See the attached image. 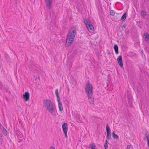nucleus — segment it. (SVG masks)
I'll return each instance as SVG.
<instances>
[{
  "instance_id": "obj_3",
  "label": "nucleus",
  "mask_w": 149,
  "mask_h": 149,
  "mask_svg": "<svg viewBox=\"0 0 149 149\" xmlns=\"http://www.w3.org/2000/svg\"><path fill=\"white\" fill-rule=\"evenodd\" d=\"M76 29L75 28L71 29L69 31L66 39V41L65 44L66 47L69 46L71 43L73 41L74 38Z\"/></svg>"
},
{
  "instance_id": "obj_31",
  "label": "nucleus",
  "mask_w": 149,
  "mask_h": 149,
  "mask_svg": "<svg viewBox=\"0 0 149 149\" xmlns=\"http://www.w3.org/2000/svg\"><path fill=\"white\" fill-rule=\"evenodd\" d=\"M50 149H55V148L54 147L52 146L50 147Z\"/></svg>"
},
{
  "instance_id": "obj_2",
  "label": "nucleus",
  "mask_w": 149,
  "mask_h": 149,
  "mask_svg": "<svg viewBox=\"0 0 149 149\" xmlns=\"http://www.w3.org/2000/svg\"><path fill=\"white\" fill-rule=\"evenodd\" d=\"M43 104L45 108L53 116L56 114L55 111L56 110L55 105L50 100H45L43 101Z\"/></svg>"
},
{
  "instance_id": "obj_40",
  "label": "nucleus",
  "mask_w": 149,
  "mask_h": 149,
  "mask_svg": "<svg viewBox=\"0 0 149 149\" xmlns=\"http://www.w3.org/2000/svg\"><path fill=\"white\" fill-rule=\"evenodd\" d=\"M109 1H110V0H109Z\"/></svg>"
},
{
  "instance_id": "obj_20",
  "label": "nucleus",
  "mask_w": 149,
  "mask_h": 149,
  "mask_svg": "<svg viewBox=\"0 0 149 149\" xmlns=\"http://www.w3.org/2000/svg\"><path fill=\"white\" fill-rule=\"evenodd\" d=\"M1 130L3 132V134H4L6 136L7 135V131L4 128H3Z\"/></svg>"
},
{
  "instance_id": "obj_5",
  "label": "nucleus",
  "mask_w": 149,
  "mask_h": 149,
  "mask_svg": "<svg viewBox=\"0 0 149 149\" xmlns=\"http://www.w3.org/2000/svg\"><path fill=\"white\" fill-rule=\"evenodd\" d=\"M58 89H56L55 91V93L57 97V100L58 103V106L59 110L60 111H62L63 110V109L62 103L60 100V97L58 95Z\"/></svg>"
},
{
  "instance_id": "obj_15",
  "label": "nucleus",
  "mask_w": 149,
  "mask_h": 149,
  "mask_svg": "<svg viewBox=\"0 0 149 149\" xmlns=\"http://www.w3.org/2000/svg\"><path fill=\"white\" fill-rule=\"evenodd\" d=\"M133 99H129L128 100V101L130 106L131 107H132V102H133Z\"/></svg>"
},
{
  "instance_id": "obj_9",
  "label": "nucleus",
  "mask_w": 149,
  "mask_h": 149,
  "mask_svg": "<svg viewBox=\"0 0 149 149\" xmlns=\"http://www.w3.org/2000/svg\"><path fill=\"white\" fill-rule=\"evenodd\" d=\"M62 128L63 132H67L68 129V124L66 123H63L62 125Z\"/></svg>"
},
{
  "instance_id": "obj_26",
  "label": "nucleus",
  "mask_w": 149,
  "mask_h": 149,
  "mask_svg": "<svg viewBox=\"0 0 149 149\" xmlns=\"http://www.w3.org/2000/svg\"><path fill=\"white\" fill-rule=\"evenodd\" d=\"M126 26V24H124L123 25L121 26V28L123 29Z\"/></svg>"
},
{
  "instance_id": "obj_38",
  "label": "nucleus",
  "mask_w": 149,
  "mask_h": 149,
  "mask_svg": "<svg viewBox=\"0 0 149 149\" xmlns=\"http://www.w3.org/2000/svg\"><path fill=\"white\" fill-rule=\"evenodd\" d=\"M66 102H68V101H66Z\"/></svg>"
},
{
  "instance_id": "obj_16",
  "label": "nucleus",
  "mask_w": 149,
  "mask_h": 149,
  "mask_svg": "<svg viewBox=\"0 0 149 149\" xmlns=\"http://www.w3.org/2000/svg\"><path fill=\"white\" fill-rule=\"evenodd\" d=\"M33 79H34L36 81V83H37V82H38L40 80V77L38 76H36L34 75L33 76Z\"/></svg>"
},
{
  "instance_id": "obj_6",
  "label": "nucleus",
  "mask_w": 149,
  "mask_h": 149,
  "mask_svg": "<svg viewBox=\"0 0 149 149\" xmlns=\"http://www.w3.org/2000/svg\"><path fill=\"white\" fill-rule=\"evenodd\" d=\"M106 131L107 133L106 138L107 139H111V130L110 127H109L108 124L106 125Z\"/></svg>"
},
{
  "instance_id": "obj_37",
  "label": "nucleus",
  "mask_w": 149,
  "mask_h": 149,
  "mask_svg": "<svg viewBox=\"0 0 149 149\" xmlns=\"http://www.w3.org/2000/svg\"><path fill=\"white\" fill-rule=\"evenodd\" d=\"M118 15V17H119L118 16L119 15Z\"/></svg>"
},
{
  "instance_id": "obj_32",
  "label": "nucleus",
  "mask_w": 149,
  "mask_h": 149,
  "mask_svg": "<svg viewBox=\"0 0 149 149\" xmlns=\"http://www.w3.org/2000/svg\"><path fill=\"white\" fill-rule=\"evenodd\" d=\"M2 83L1 81H0V87H1V85H2Z\"/></svg>"
},
{
  "instance_id": "obj_35",
  "label": "nucleus",
  "mask_w": 149,
  "mask_h": 149,
  "mask_svg": "<svg viewBox=\"0 0 149 149\" xmlns=\"http://www.w3.org/2000/svg\"><path fill=\"white\" fill-rule=\"evenodd\" d=\"M141 53H143V51L142 50H141Z\"/></svg>"
},
{
  "instance_id": "obj_29",
  "label": "nucleus",
  "mask_w": 149,
  "mask_h": 149,
  "mask_svg": "<svg viewBox=\"0 0 149 149\" xmlns=\"http://www.w3.org/2000/svg\"><path fill=\"white\" fill-rule=\"evenodd\" d=\"M0 128L1 130H2L3 129V128H4V127H3L2 125H1L0 123Z\"/></svg>"
},
{
  "instance_id": "obj_19",
  "label": "nucleus",
  "mask_w": 149,
  "mask_h": 149,
  "mask_svg": "<svg viewBox=\"0 0 149 149\" xmlns=\"http://www.w3.org/2000/svg\"><path fill=\"white\" fill-rule=\"evenodd\" d=\"M145 36V39L146 41H149V34L146 33Z\"/></svg>"
},
{
  "instance_id": "obj_39",
  "label": "nucleus",
  "mask_w": 149,
  "mask_h": 149,
  "mask_svg": "<svg viewBox=\"0 0 149 149\" xmlns=\"http://www.w3.org/2000/svg\"><path fill=\"white\" fill-rule=\"evenodd\" d=\"M118 20V19H117V20Z\"/></svg>"
},
{
  "instance_id": "obj_13",
  "label": "nucleus",
  "mask_w": 149,
  "mask_h": 149,
  "mask_svg": "<svg viewBox=\"0 0 149 149\" xmlns=\"http://www.w3.org/2000/svg\"><path fill=\"white\" fill-rule=\"evenodd\" d=\"M145 134L146 136L147 139L148 144L149 147V134L148 133L147 131H146Z\"/></svg>"
},
{
  "instance_id": "obj_27",
  "label": "nucleus",
  "mask_w": 149,
  "mask_h": 149,
  "mask_svg": "<svg viewBox=\"0 0 149 149\" xmlns=\"http://www.w3.org/2000/svg\"><path fill=\"white\" fill-rule=\"evenodd\" d=\"M104 147L105 148V149H106L108 147V145L107 143H105L104 144Z\"/></svg>"
},
{
  "instance_id": "obj_34",
  "label": "nucleus",
  "mask_w": 149,
  "mask_h": 149,
  "mask_svg": "<svg viewBox=\"0 0 149 149\" xmlns=\"http://www.w3.org/2000/svg\"><path fill=\"white\" fill-rule=\"evenodd\" d=\"M107 143V140H106L105 141V143Z\"/></svg>"
},
{
  "instance_id": "obj_36",
  "label": "nucleus",
  "mask_w": 149,
  "mask_h": 149,
  "mask_svg": "<svg viewBox=\"0 0 149 149\" xmlns=\"http://www.w3.org/2000/svg\"><path fill=\"white\" fill-rule=\"evenodd\" d=\"M28 96H29V95H28Z\"/></svg>"
},
{
  "instance_id": "obj_4",
  "label": "nucleus",
  "mask_w": 149,
  "mask_h": 149,
  "mask_svg": "<svg viewBox=\"0 0 149 149\" xmlns=\"http://www.w3.org/2000/svg\"><path fill=\"white\" fill-rule=\"evenodd\" d=\"M84 22L89 31L90 32H93L94 28L93 26L91 23L90 22L86 19V18L84 19Z\"/></svg>"
},
{
  "instance_id": "obj_21",
  "label": "nucleus",
  "mask_w": 149,
  "mask_h": 149,
  "mask_svg": "<svg viewBox=\"0 0 149 149\" xmlns=\"http://www.w3.org/2000/svg\"><path fill=\"white\" fill-rule=\"evenodd\" d=\"M141 15L143 16H145L146 15V12L143 10H141Z\"/></svg>"
},
{
  "instance_id": "obj_8",
  "label": "nucleus",
  "mask_w": 149,
  "mask_h": 149,
  "mask_svg": "<svg viewBox=\"0 0 149 149\" xmlns=\"http://www.w3.org/2000/svg\"><path fill=\"white\" fill-rule=\"evenodd\" d=\"M46 3V6L49 9H50L52 3V0H45Z\"/></svg>"
},
{
  "instance_id": "obj_33",
  "label": "nucleus",
  "mask_w": 149,
  "mask_h": 149,
  "mask_svg": "<svg viewBox=\"0 0 149 149\" xmlns=\"http://www.w3.org/2000/svg\"><path fill=\"white\" fill-rule=\"evenodd\" d=\"M31 67H32V66H31ZM35 68V67L34 66H33L32 67V69H34Z\"/></svg>"
},
{
  "instance_id": "obj_22",
  "label": "nucleus",
  "mask_w": 149,
  "mask_h": 149,
  "mask_svg": "<svg viewBox=\"0 0 149 149\" xmlns=\"http://www.w3.org/2000/svg\"><path fill=\"white\" fill-rule=\"evenodd\" d=\"M115 13L114 11L113 10H111L110 11V14L111 15H113Z\"/></svg>"
},
{
  "instance_id": "obj_10",
  "label": "nucleus",
  "mask_w": 149,
  "mask_h": 149,
  "mask_svg": "<svg viewBox=\"0 0 149 149\" xmlns=\"http://www.w3.org/2000/svg\"><path fill=\"white\" fill-rule=\"evenodd\" d=\"M0 89L3 91L8 92L9 90V88L8 86H5L2 84L1 87H0Z\"/></svg>"
},
{
  "instance_id": "obj_18",
  "label": "nucleus",
  "mask_w": 149,
  "mask_h": 149,
  "mask_svg": "<svg viewBox=\"0 0 149 149\" xmlns=\"http://www.w3.org/2000/svg\"><path fill=\"white\" fill-rule=\"evenodd\" d=\"M91 149H95L96 146L94 143H91L89 145Z\"/></svg>"
},
{
  "instance_id": "obj_11",
  "label": "nucleus",
  "mask_w": 149,
  "mask_h": 149,
  "mask_svg": "<svg viewBox=\"0 0 149 149\" xmlns=\"http://www.w3.org/2000/svg\"><path fill=\"white\" fill-rule=\"evenodd\" d=\"M23 98L24 102L28 101V91L26 92L23 95Z\"/></svg>"
},
{
  "instance_id": "obj_25",
  "label": "nucleus",
  "mask_w": 149,
  "mask_h": 149,
  "mask_svg": "<svg viewBox=\"0 0 149 149\" xmlns=\"http://www.w3.org/2000/svg\"><path fill=\"white\" fill-rule=\"evenodd\" d=\"M132 146L131 145H127V149H130L131 148H132Z\"/></svg>"
},
{
  "instance_id": "obj_7",
  "label": "nucleus",
  "mask_w": 149,
  "mask_h": 149,
  "mask_svg": "<svg viewBox=\"0 0 149 149\" xmlns=\"http://www.w3.org/2000/svg\"><path fill=\"white\" fill-rule=\"evenodd\" d=\"M117 60L120 67L121 68L123 67V64L121 56L120 55L118 56Z\"/></svg>"
},
{
  "instance_id": "obj_30",
  "label": "nucleus",
  "mask_w": 149,
  "mask_h": 149,
  "mask_svg": "<svg viewBox=\"0 0 149 149\" xmlns=\"http://www.w3.org/2000/svg\"><path fill=\"white\" fill-rule=\"evenodd\" d=\"M63 133L64 134H65V137L66 138L67 137V132H63Z\"/></svg>"
},
{
  "instance_id": "obj_12",
  "label": "nucleus",
  "mask_w": 149,
  "mask_h": 149,
  "mask_svg": "<svg viewBox=\"0 0 149 149\" xmlns=\"http://www.w3.org/2000/svg\"><path fill=\"white\" fill-rule=\"evenodd\" d=\"M113 48L114 49L115 53L117 54L118 53V47L117 45H115L113 46Z\"/></svg>"
},
{
  "instance_id": "obj_23",
  "label": "nucleus",
  "mask_w": 149,
  "mask_h": 149,
  "mask_svg": "<svg viewBox=\"0 0 149 149\" xmlns=\"http://www.w3.org/2000/svg\"><path fill=\"white\" fill-rule=\"evenodd\" d=\"M3 142V139L1 135L0 134V145H1L2 144Z\"/></svg>"
},
{
  "instance_id": "obj_14",
  "label": "nucleus",
  "mask_w": 149,
  "mask_h": 149,
  "mask_svg": "<svg viewBox=\"0 0 149 149\" xmlns=\"http://www.w3.org/2000/svg\"><path fill=\"white\" fill-rule=\"evenodd\" d=\"M112 137L115 139H118L119 138L118 136L114 132H113L112 133Z\"/></svg>"
},
{
  "instance_id": "obj_24",
  "label": "nucleus",
  "mask_w": 149,
  "mask_h": 149,
  "mask_svg": "<svg viewBox=\"0 0 149 149\" xmlns=\"http://www.w3.org/2000/svg\"><path fill=\"white\" fill-rule=\"evenodd\" d=\"M133 99L132 97L131 96V95H128L127 96V99L129 100V99Z\"/></svg>"
},
{
  "instance_id": "obj_17",
  "label": "nucleus",
  "mask_w": 149,
  "mask_h": 149,
  "mask_svg": "<svg viewBox=\"0 0 149 149\" xmlns=\"http://www.w3.org/2000/svg\"><path fill=\"white\" fill-rule=\"evenodd\" d=\"M126 15L127 14L126 13H124L122 16L121 19L122 20V21L125 20L126 18Z\"/></svg>"
},
{
  "instance_id": "obj_1",
  "label": "nucleus",
  "mask_w": 149,
  "mask_h": 149,
  "mask_svg": "<svg viewBox=\"0 0 149 149\" xmlns=\"http://www.w3.org/2000/svg\"><path fill=\"white\" fill-rule=\"evenodd\" d=\"M85 90L87 95L89 102L91 104H94V100L92 92L93 86L88 81L85 86Z\"/></svg>"
},
{
  "instance_id": "obj_28",
  "label": "nucleus",
  "mask_w": 149,
  "mask_h": 149,
  "mask_svg": "<svg viewBox=\"0 0 149 149\" xmlns=\"http://www.w3.org/2000/svg\"><path fill=\"white\" fill-rule=\"evenodd\" d=\"M77 121L78 122H79V123H81V120H80V118H77Z\"/></svg>"
}]
</instances>
